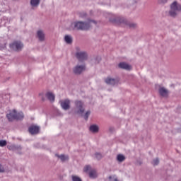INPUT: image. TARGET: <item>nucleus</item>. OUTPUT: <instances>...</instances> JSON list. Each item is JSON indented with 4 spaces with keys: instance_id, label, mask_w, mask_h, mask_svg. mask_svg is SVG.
<instances>
[{
    "instance_id": "f257e3e1",
    "label": "nucleus",
    "mask_w": 181,
    "mask_h": 181,
    "mask_svg": "<svg viewBox=\"0 0 181 181\" xmlns=\"http://www.w3.org/2000/svg\"><path fill=\"white\" fill-rule=\"evenodd\" d=\"M91 23L97 25L95 21L90 20L88 22L76 21L71 23V27L76 30H88L91 28Z\"/></svg>"
},
{
    "instance_id": "f03ea898",
    "label": "nucleus",
    "mask_w": 181,
    "mask_h": 181,
    "mask_svg": "<svg viewBox=\"0 0 181 181\" xmlns=\"http://www.w3.org/2000/svg\"><path fill=\"white\" fill-rule=\"evenodd\" d=\"M112 23H115L116 25H122L123 26H127L130 29H135L137 25L135 23H131L127 21V19L121 17H113V18H110Z\"/></svg>"
},
{
    "instance_id": "7ed1b4c3",
    "label": "nucleus",
    "mask_w": 181,
    "mask_h": 181,
    "mask_svg": "<svg viewBox=\"0 0 181 181\" xmlns=\"http://www.w3.org/2000/svg\"><path fill=\"white\" fill-rule=\"evenodd\" d=\"M180 12H181V4H179L177 1H174L170 5V10L169 11L170 16L176 18Z\"/></svg>"
},
{
    "instance_id": "20e7f679",
    "label": "nucleus",
    "mask_w": 181,
    "mask_h": 181,
    "mask_svg": "<svg viewBox=\"0 0 181 181\" xmlns=\"http://www.w3.org/2000/svg\"><path fill=\"white\" fill-rule=\"evenodd\" d=\"M24 117L23 112H16L15 110H13L9 114L6 115V117L10 122H12L13 119H23Z\"/></svg>"
},
{
    "instance_id": "39448f33",
    "label": "nucleus",
    "mask_w": 181,
    "mask_h": 181,
    "mask_svg": "<svg viewBox=\"0 0 181 181\" xmlns=\"http://www.w3.org/2000/svg\"><path fill=\"white\" fill-rule=\"evenodd\" d=\"M75 104V112L76 114H79L83 115L84 114V103L81 102V100H76L74 102Z\"/></svg>"
},
{
    "instance_id": "423d86ee",
    "label": "nucleus",
    "mask_w": 181,
    "mask_h": 181,
    "mask_svg": "<svg viewBox=\"0 0 181 181\" xmlns=\"http://www.w3.org/2000/svg\"><path fill=\"white\" fill-rule=\"evenodd\" d=\"M83 71H86V64H82V65H76L74 66L73 69V72L74 74H76L77 76H79L83 73Z\"/></svg>"
},
{
    "instance_id": "0eeeda50",
    "label": "nucleus",
    "mask_w": 181,
    "mask_h": 181,
    "mask_svg": "<svg viewBox=\"0 0 181 181\" xmlns=\"http://www.w3.org/2000/svg\"><path fill=\"white\" fill-rule=\"evenodd\" d=\"M10 47L13 50H15V52H19V50H22L23 44H22L20 41H15L10 45Z\"/></svg>"
},
{
    "instance_id": "6e6552de",
    "label": "nucleus",
    "mask_w": 181,
    "mask_h": 181,
    "mask_svg": "<svg viewBox=\"0 0 181 181\" xmlns=\"http://www.w3.org/2000/svg\"><path fill=\"white\" fill-rule=\"evenodd\" d=\"M76 59H78V62H84L87 60V52H78L76 54Z\"/></svg>"
},
{
    "instance_id": "1a4fd4ad",
    "label": "nucleus",
    "mask_w": 181,
    "mask_h": 181,
    "mask_svg": "<svg viewBox=\"0 0 181 181\" xmlns=\"http://www.w3.org/2000/svg\"><path fill=\"white\" fill-rule=\"evenodd\" d=\"M28 131L31 135H37L39 134V131H40V127L36 125H32L28 128Z\"/></svg>"
},
{
    "instance_id": "9d476101",
    "label": "nucleus",
    "mask_w": 181,
    "mask_h": 181,
    "mask_svg": "<svg viewBox=\"0 0 181 181\" xmlns=\"http://www.w3.org/2000/svg\"><path fill=\"white\" fill-rule=\"evenodd\" d=\"M61 107L63 108V110H65V111L70 110V100L66 99L61 101Z\"/></svg>"
},
{
    "instance_id": "9b49d317",
    "label": "nucleus",
    "mask_w": 181,
    "mask_h": 181,
    "mask_svg": "<svg viewBox=\"0 0 181 181\" xmlns=\"http://www.w3.org/2000/svg\"><path fill=\"white\" fill-rule=\"evenodd\" d=\"M158 93L160 94V95H161V97H168V95H169V90H168L166 88H165V87H160L158 89Z\"/></svg>"
},
{
    "instance_id": "f8f14e48",
    "label": "nucleus",
    "mask_w": 181,
    "mask_h": 181,
    "mask_svg": "<svg viewBox=\"0 0 181 181\" xmlns=\"http://www.w3.org/2000/svg\"><path fill=\"white\" fill-rule=\"evenodd\" d=\"M105 81L106 84H110V86L118 84V80L112 78H107Z\"/></svg>"
},
{
    "instance_id": "ddd939ff",
    "label": "nucleus",
    "mask_w": 181,
    "mask_h": 181,
    "mask_svg": "<svg viewBox=\"0 0 181 181\" xmlns=\"http://www.w3.org/2000/svg\"><path fill=\"white\" fill-rule=\"evenodd\" d=\"M119 69H122L124 70H131V66L125 62H120L118 64Z\"/></svg>"
},
{
    "instance_id": "4468645a",
    "label": "nucleus",
    "mask_w": 181,
    "mask_h": 181,
    "mask_svg": "<svg viewBox=\"0 0 181 181\" xmlns=\"http://www.w3.org/2000/svg\"><path fill=\"white\" fill-rule=\"evenodd\" d=\"M45 97H47V100H49V101H51L52 103H53L54 101V94H53V93L52 92H47L45 94Z\"/></svg>"
},
{
    "instance_id": "2eb2a0df",
    "label": "nucleus",
    "mask_w": 181,
    "mask_h": 181,
    "mask_svg": "<svg viewBox=\"0 0 181 181\" xmlns=\"http://www.w3.org/2000/svg\"><path fill=\"white\" fill-rule=\"evenodd\" d=\"M37 36L39 39L40 42H43V40H45V33H43L42 30H38L37 32Z\"/></svg>"
},
{
    "instance_id": "dca6fc26",
    "label": "nucleus",
    "mask_w": 181,
    "mask_h": 181,
    "mask_svg": "<svg viewBox=\"0 0 181 181\" xmlns=\"http://www.w3.org/2000/svg\"><path fill=\"white\" fill-rule=\"evenodd\" d=\"M90 132H93V134H97L99 131V127L97 126V124L90 125L89 128Z\"/></svg>"
},
{
    "instance_id": "f3484780",
    "label": "nucleus",
    "mask_w": 181,
    "mask_h": 181,
    "mask_svg": "<svg viewBox=\"0 0 181 181\" xmlns=\"http://www.w3.org/2000/svg\"><path fill=\"white\" fill-rule=\"evenodd\" d=\"M55 156H57V158H59V159H61L62 162H66V160H69V156H65L63 154H55Z\"/></svg>"
},
{
    "instance_id": "a211bd4d",
    "label": "nucleus",
    "mask_w": 181,
    "mask_h": 181,
    "mask_svg": "<svg viewBox=\"0 0 181 181\" xmlns=\"http://www.w3.org/2000/svg\"><path fill=\"white\" fill-rule=\"evenodd\" d=\"M89 177L91 179H95V177H97V171L95 170H91L89 172Z\"/></svg>"
},
{
    "instance_id": "6ab92c4d",
    "label": "nucleus",
    "mask_w": 181,
    "mask_h": 181,
    "mask_svg": "<svg viewBox=\"0 0 181 181\" xmlns=\"http://www.w3.org/2000/svg\"><path fill=\"white\" fill-rule=\"evenodd\" d=\"M40 4V0H30V5L33 8L38 6Z\"/></svg>"
},
{
    "instance_id": "aec40b11",
    "label": "nucleus",
    "mask_w": 181,
    "mask_h": 181,
    "mask_svg": "<svg viewBox=\"0 0 181 181\" xmlns=\"http://www.w3.org/2000/svg\"><path fill=\"white\" fill-rule=\"evenodd\" d=\"M66 43L68 45H71V43H73V38L70 35H66L64 37Z\"/></svg>"
},
{
    "instance_id": "412c9836",
    "label": "nucleus",
    "mask_w": 181,
    "mask_h": 181,
    "mask_svg": "<svg viewBox=\"0 0 181 181\" xmlns=\"http://www.w3.org/2000/svg\"><path fill=\"white\" fill-rule=\"evenodd\" d=\"M117 160L119 163L124 162V160H125V156L122 154H118L117 156Z\"/></svg>"
},
{
    "instance_id": "4be33fe9",
    "label": "nucleus",
    "mask_w": 181,
    "mask_h": 181,
    "mask_svg": "<svg viewBox=\"0 0 181 181\" xmlns=\"http://www.w3.org/2000/svg\"><path fill=\"white\" fill-rule=\"evenodd\" d=\"M7 148L8 149V151H16V145H8Z\"/></svg>"
},
{
    "instance_id": "5701e85b",
    "label": "nucleus",
    "mask_w": 181,
    "mask_h": 181,
    "mask_svg": "<svg viewBox=\"0 0 181 181\" xmlns=\"http://www.w3.org/2000/svg\"><path fill=\"white\" fill-rule=\"evenodd\" d=\"M72 181H83L81 178L77 175H71Z\"/></svg>"
},
{
    "instance_id": "b1692460",
    "label": "nucleus",
    "mask_w": 181,
    "mask_h": 181,
    "mask_svg": "<svg viewBox=\"0 0 181 181\" xmlns=\"http://www.w3.org/2000/svg\"><path fill=\"white\" fill-rule=\"evenodd\" d=\"M108 181H119L115 175H110L108 177Z\"/></svg>"
},
{
    "instance_id": "393cba45",
    "label": "nucleus",
    "mask_w": 181,
    "mask_h": 181,
    "mask_svg": "<svg viewBox=\"0 0 181 181\" xmlns=\"http://www.w3.org/2000/svg\"><path fill=\"white\" fill-rule=\"evenodd\" d=\"M152 165L153 166H156L157 165H159V158H155L153 160Z\"/></svg>"
},
{
    "instance_id": "a878e982",
    "label": "nucleus",
    "mask_w": 181,
    "mask_h": 181,
    "mask_svg": "<svg viewBox=\"0 0 181 181\" xmlns=\"http://www.w3.org/2000/svg\"><path fill=\"white\" fill-rule=\"evenodd\" d=\"M90 114H91V112L87 111L86 114L84 115V119L87 121L88 119V117H90Z\"/></svg>"
},
{
    "instance_id": "bb28decb",
    "label": "nucleus",
    "mask_w": 181,
    "mask_h": 181,
    "mask_svg": "<svg viewBox=\"0 0 181 181\" xmlns=\"http://www.w3.org/2000/svg\"><path fill=\"white\" fill-rule=\"evenodd\" d=\"M0 146H1V147L6 146V140H0Z\"/></svg>"
},
{
    "instance_id": "cd10ccee",
    "label": "nucleus",
    "mask_w": 181,
    "mask_h": 181,
    "mask_svg": "<svg viewBox=\"0 0 181 181\" xmlns=\"http://www.w3.org/2000/svg\"><path fill=\"white\" fill-rule=\"evenodd\" d=\"M95 156L96 159H98V160H100V159H101V158H103V156L100 153H96L95 154Z\"/></svg>"
},
{
    "instance_id": "c85d7f7f",
    "label": "nucleus",
    "mask_w": 181,
    "mask_h": 181,
    "mask_svg": "<svg viewBox=\"0 0 181 181\" xmlns=\"http://www.w3.org/2000/svg\"><path fill=\"white\" fill-rule=\"evenodd\" d=\"M168 2V0H158V3L160 4V5H165Z\"/></svg>"
},
{
    "instance_id": "c756f323",
    "label": "nucleus",
    "mask_w": 181,
    "mask_h": 181,
    "mask_svg": "<svg viewBox=\"0 0 181 181\" xmlns=\"http://www.w3.org/2000/svg\"><path fill=\"white\" fill-rule=\"evenodd\" d=\"M5 173V168H4V165L0 163V173Z\"/></svg>"
},
{
    "instance_id": "7c9ffc66",
    "label": "nucleus",
    "mask_w": 181,
    "mask_h": 181,
    "mask_svg": "<svg viewBox=\"0 0 181 181\" xmlns=\"http://www.w3.org/2000/svg\"><path fill=\"white\" fill-rule=\"evenodd\" d=\"M90 169H91V167L90 165H86L84 167L83 170H84V172H88V170H90Z\"/></svg>"
},
{
    "instance_id": "2f4dec72",
    "label": "nucleus",
    "mask_w": 181,
    "mask_h": 181,
    "mask_svg": "<svg viewBox=\"0 0 181 181\" xmlns=\"http://www.w3.org/2000/svg\"><path fill=\"white\" fill-rule=\"evenodd\" d=\"M80 18H86L87 16V14L85 12L81 13L79 14Z\"/></svg>"
},
{
    "instance_id": "473e14b6",
    "label": "nucleus",
    "mask_w": 181,
    "mask_h": 181,
    "mask_svg": "<svg viewBox=\"0 0 181 181\" xmlns=\"http://www.w3.org/2000/svg\"><path fill=\"white\" fill-rule=\"evenodd\" d=\"M42 101H45V98H42Z\"/></svg>"
}]
</instances>
